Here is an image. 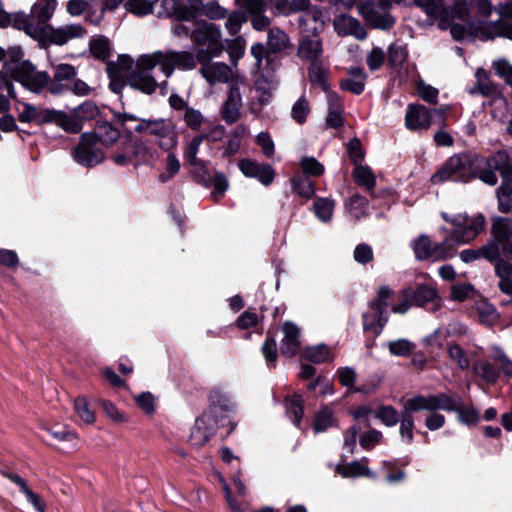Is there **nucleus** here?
<instances>
[{
	"label": "nucleus",
	"instance_id": "obj_1",
	"mask_svg": "<svg viewBox=\"0 0 512 512\" xmlns=\"http://www.w3.org/2000/svg\"><path fill=\"white\" fill-rule=\"evenodd\" d=\"M156 66H160L165 78H169L176 68L193 70L195 60L188 51L173 50L142 54L136 61L129 55H119L116 62L111 61L106 66L111 90L119 93L127 83L145 94L153 93L158 87L157 81L151 74Z\"/></svg>",
	"mask_w": 512,
	"mask_h": 512
},
{
	"label": "nucleus",
	"instance_id": "obj_2",
	"mask_svg": "<svg viewBox=\"0 0 512 512\" xmlns=\"http://www.w3.org/2000/svg\"><path fill=\"white\" fill-rule=\"evenodd\" d=\"M235 411L232 400L224 394L211 395L209 410L196 419L191 430L190 441L194 446H202L214 435L216 428L224 426L229 415Z\"/></svg>",
	"mask_w": 512,
	"mask_h": 512
},
{
	"label": "nucleus",
	"instance_id": "obj_3",
	"mask_svg": "<svg viewBox=\"0 0 512 512\" xmlns=\"http://www.w3.org/2000/svg\"><path fill=\"white\" fill-rule=\"evenodd\" d=\"M20 47H11L7 51L0 47V62L5 61L4 70L15 81L32 92H39L48 82L45 72H37L29 61L22 60Z\"/></svg>",
	"mask_w": 512,
	"mask_h": 512
},
{
	"label": "nucleus",
	"instance_id": "obj_4",
	"mask_svg": "<svg viewBox=\"0 0 512 512\" xmlns=\"http://www.w3.org/2000/svg\"><path fill=\"white\" fill-rule=\"evenodd\" d=\"M466 6L463 4V10L455 14V17L449 22L445 29H450L452 37L457 41H463L469 36H474L482 41L494 39L495 37H505L512 40V24L504 21L471 23L468 27L455 23L456 19L464 20L466 16Z\"/></svg>",
	"mask_w": 512,
	"mask_h": 512
},
{
	"label": "nucleus",
	"instance_id": "obj_5",
	"mask_svg": "<svg viewBox=\"0 0 512 512\" xmlns=\"http://www.w3.org/2000/svg\"><path fill=\"white\" fill-rule=\"evenodd\" d=\"M190 37L198 47L196 55L189 52L194 57L195 66H197V61L212 60L221 56L225 50L221 30L213 23L206 21L199 23L191 32Z\"/></svg>",
	"mask_w": 512,
	"mask_h": 512
},
{
	"label": "nucleus",
	"instance_id": "obj_6",
	"mask_svg": "<svg viewBox=\"0 0 512 512\" xmlns=\"http://www.w3.org/2000/svg\"><path fill=\"white\" fill-rule=\"evenodd\" d=\"M478 170L477 159L468 154L460 153L449 157L433 174L434 184L445 181L467 183L476 177Z\"/></svg>",
	"mask_w": 512,
	"mask_h": 512
},
{
	"label": "nucleus",
	"instance_id": "obj_7",
	"mask_svg": "<svg viewBox=\"0 0 512 512\" xmlns=\"http://www.w3.org/2000/svg\"><path fill=\"white\" fill-rule=\"evenodd\" d=\"M441 217L455 227L452 233L447 236L448 240H451L450 244L454 255L456 247L459 244H466L474 240L483 230L485 224V218L482 214L469 216L462 213L449 215L442 212Z\"/></svg>",
	"mask_w": 512,
	"mask_h": 512
},
{
	"label": "nucleus",
	"instance_id": "obj_8",
	"mask_svg": "<svg viewBox=\"0 0 512 512\" xmlns=\"http://www.w3.org/2000/svg\"><path fill=\"white\" fill-rule=\"evenodd\" d=\"M439 402L440 401L431 396V394H418L403 403V411L399 419V434L402 440L406 441L408 444L413 442L414 418L412 414L419 411L437 410V407H439L438 404H442V406L445 404L443 401L441 403ZM443 407L446 408V406Z\"/></svg>",
	"mask_w": 512,
	"mask_h": 512
},
{
	"label": "nucleus",
	"instance_id": "obj_9",
	"mask_svg": "<svg viewBox=\"0 0 512 512\" xmlns=\"http://www.w3.org/2000/svg\"><path fill=\"white\" fill-rule=\"evenodd\" d=\"M392 291L387 286L378 290L377 297L369 303L363 314V328L374 335H379L388 321L387 309L392 304Z\"/></svg>",
	"mask_w": 512,
	"mask_h": 512
},
{
	"label": "nucleus",
	"instance_id": "obj_10",
	"mask_svg": "<svg viewBox=\"0 0 512 512\" xmlns=\"http://www.w3.org/2000/svg\"><path fill=\"white\" fill-rule=\"evenodd\" d=\"M391 6L390 0H364L358 5V12L372 28L388 30L395 23L389 13Z\"/></svg>",
	"mask_w": 512,
	"mask_h": 512
},
{
	"label": "nucleus",
	"instance_id": "obj_11",
	"mask_svg": "<svg viewBox=\"0 0 512 512\" xmlns=\"http://www.w3.org/2000/svg\"><path fill=\"white\" fill-rule=\"evenodd\" d=\"M135 129L138 132L153 135L162 150L170 151L177 147L178 134L173 122L169 119L143 120Z\"/></svg>",
	"mask_w": 512,
	"mask_h": 512
},
{
	"label": "nucleus",
	"instance_id": "obj_12",
	"mask_svg": "<svg viewBox=\"0 0 512 512\" xmlns=\"http://www.w3.org/2000/svg\"><path fill=\"white\" fill-rule=\"evenodd\" d=\"M97 144L98 138L95 134L83 133L79 144L72 151L74 161L89 168L100 164L104 160V153Z\"/></svg>",
	"mask_w": 512,
	"mask_h": 512
},
{
	"label": "nucleus",
	"instance_id": "obj_13",
	"mask_svg": "<svg viewBox=\"0 0 512 512\" xmlns=\"http://www.w3.org/2000/svg\"><path fill=\"white\" fill-rule=\"evenodd\" d=\"M202 5V0H160L158 16L190 21L197 17Z\"/></svg>",
	"mask_w": 512,
	"mask_h": 512
},
{
	"label": "nucleus",
	"instance_id": "obj_14",
	"mask_svg": "<svg viewBox=\"0 0 512 512\" xmlns=\"http://www.w3.org/2000/svg\"><path fill=\"white\" fill-rule=\"evenodd\" d=\"M419 7L430 17L439 20V27L446 28L455 14L463 10L457 0H419Z\"/></svg>",
	"mask_w": 512,
	"mask_h": 512
},
{
	"label": "nucleus",
	"instance_id": "obj_15",
	"mask_svg": "<svg viewBox=\"0 0 512 512\" xmlns=\"http://www.w3.org/2000/svg\"><path fill=\"white\" fill-rule=\"evenodd\" d=\"M450 241L445 237L441 243H433L429 237L423 235L413 242L412 247L420 260H442L454 256Z\"/></svg>",
	"mask_w": 512,
	"mask_h": 512
},
{
	"label": "nucleus",
	"instance_id": "obj_16",
	"mask_svg": "<svg viewBox=\"0 0 512 512\" xmlns=\"http://www.w3.org/2000/svg\"><path fill=\"white\" fill-rule=\"evenodd\" d=\"M431 396L438 399L441 403L442 400L445 403L442 407V404H438L437 410H443L447 412H456L458 415V420L466 425L476 424L480 419L479 411L473 407L465 406L460 399L453 397L446 393L439 394H431Z\"/></svg>",
	"mask_w": 512,
	"mask_h": 512
},
{
	"label": "nucleus",
	"instance_id": "obj_17",
	"mask_svg": "<svg viewBox=\"0 0 512 512\" xmlns=\"http://www.w3.org/2000/svg\"><path fill=\"white\" fill-rule=\"evenodd\" d=\"M201 64L199 73L209 85L226 84L234 79L232 68L224 62L212 60L198 61Z\"/></svg>",
	"mask_w": 512,
	"mask_h": 512
},
{
	"label": "nucleus",
	"instance_id": "obj_18",
	"mask_svg": "<svg viewBox=\"0 0 512 512\" xmlns=\"http://www.w3.org/2000/svg\"><path fill=\"white\" fill-rule=\"evenodd\" d=\"M85 34L86 30L81 24H67L58 28L48 26L43 29L42 38L55 45H64L70 40L82 38Z\"/></svg>",
	"mask_w": 512,
	"mask_h": 512
},
{
	"label": "nucleus",
	"instance_id": "obj_19",
	"mask_svg": "<svg viewBox=\"0 0 512 512\" xmlns=\"http://www.w3.org/2000/svg\"><path fill=\"white\" fill-rule=\"evenodd\" d=\"M438 113L436 109L430 110L422 105L410 104L405 115V125L410 131L428 129L432 124V114Z\"/></svg>",
	"mask_w": 512,
	"mask_h": 512
},
{
	"label": "nucleus",
	"instance_id": "obj_20",
	"mask_svg": "<svg viewBox=\"0 0 512 512\" xmlns=\"http://www.w3.org/2000/svg\"><path fill=\"white\" fill-rule=\"evenodd\" d=\"M492 238L501 243L502 252L512 259V221L504 217H495L491 226Z\"/></svg>",
	"mask_w": 512,
	"mask_h": 512
},
{
	"label": "nucleus",
	"instance_id": "obj_21",
	"mask_svg": "<svg viewBox=\"0 0 512 512\" xmlns=\"http://www.w3.org/2000/svg\"><path fill=\"white\" fill-rule=\"evenodd\" d=\"M238 167L246 177L256 178L265 186L270 185L275 177V171L269 164L258 163L251 159L240 160Z\"/></svg>",
	"mask_w": 512,
	"mask_h": 512
},
{
	"label": "nucleus",
	"instance_id": "obj_22",
	"mask_svg": "<svg viewBox=\"0 0 512 512\" xmlns=\"http://www.w3.org/2000/svg\"><path fill=\"white\" fill-rule=\"evenodd\" d=\"M335 31L340 36H354L358 40H364L367 37V32L361 23L356 19L346 14L338 15L333 20Z\"/></svg>",
	"mask_w": 512,
	"mask_h": 512
},
{
	"label": "nucleus",
	"instance_id": "obj_23",
	"mask_svg": "<svg viewBox=\"0 0 512 512\" xmlns=\"http://www.w3.org/2000/svg\"><path fill=\"white\" fill-rule=\"evenodd\" d=\"M282 332L284 336L281 340V352L287 357H292L297 354L300 348L299 328L291 322H285Z\"/></svg>",
	"mask_w": 512,
	"mask_h": 512
},
{
	"label": "nucleus",
	"instance_id": "obj_24",
	"mask_svg": "<svg viewBox=\"0 0 512 512\" xmlns=\"http://www.w3.org/2000/svg\"><path fill=\"white\" fill-rule=\"evenodd\" d=\"M56 6V0H45L44 2L34 4L29 15L32 22L45 30L49 26L46 23L53 16Z\"/></svg>",
	"mask_w": 512,
	"mask_h": 512
},
{
	"label": "nucleus",
	"instance_id": "obj_25",
	"mask_svg": "<svg viewBox=\"0 0 512 512\" xmlns=\"http://www.w3.org/2000/svg\"><path fill=\"white\" fill-rule=\"evenodd\" d=\"M241 94L237 87L231 86L227 100L222 107V117L228 124L235 123L239 118Z\"/></svg>",
	"mask_w": 512,
	"mask_h": 512
},
{
	"label": "nucleus",
	"instance_id": "obj_26",
	"mask_svg": "<svg viewBox=\"0 0 512 512\" xmlns=\"http://www.w3.org/2000/svg\"><path fill=\"white\" fill-rule=\"evenodd\" d=\"M322 54L320 39L316 36H303L298 47V56L307 61L315 62Z\"/></svg>",
	"mask_w": 512,
	"mask_h": 512
},
{
	"label": "nucleus",
	"instance_id": "obj_27",
	"mask_svg": "<svg viewBox=\"0 0 512 512\" xmlns=\"http://www.w3.org/2000/svg\"><path fill=\"white\" fill-rule=\"evenodd\" d=\"M328 115L326 123L331 128H338L343 124V104L338 94L327 92Z\"/></svg>",
	"mask_w": 512,
	"mask_h": 512
},
{
	"label": "nucleus",
	"instance_id": "obj_28",
	"mask_svg": "<svg viewBox=\"0 0 512 512\" xmlns=\"http://www.w3.org/2000/svg\"><path fill=\"white\" fill-rule=\"evenodd\" d=\"M366 75L361 68L353 67L348 70V77L340 82V87L344 91L359 95L365 87Z\"/></svg>",
	"mask_w": 512,
	"mask_h": 512
},
{
	"label": "nucleus",
	"instance_id": "obj_29",
	"mask_svg": "<svg viewBox=\"0 0 512 512\" xmlns=\"http://www.w3.org/2000/svg\"><path fill=\"white\" fill-rule=\"evenodd\" d=\"M368 459L363 458L359 461H352L347 464H339L336 467L337 473H339L342 477H360L366 476L369 478H375V474L370 471L368 465Z\"/></svg>",
	"mask_w": 512,
	"mask_h": 512
},
{
	"label": "nucleus",
	"instance_id": "obj_30",
	"mask_svg": "<svg viewBox=\"0 0 512 512\" xmlns=\"http://www.w3.org/2000/svg\"><path fill=\"white\" fill-rule=\"evenodd\" d=\"M487 167L499 171L503 177L512 175V158L508 150H499L486 160Z\"/></svg>",
	"mask_w": 512,
	"mask_h": 512
},
{
	"label": "nucleus",
	"instance_id": "obj_31",
	"mask_svg": "<svg viewBox=\"0 0 512 512\" xmlns=\"http://www.w3.org/2000/svg\"><path fill=\"white\" fill-rule=\"evenodd\" d=\"M276 82L269 77L260 75L255 80L254 85V98L261 104H268L273 96V91L276 89Z\"/></svg>",
	"mask_w": 512,
	"mask_h": 512
},
{
	"label": "nucleus",
	"instance_id": "obj_32",
	"mask_svg": "<svg viewBox=\"0 0 512 512\" xmlns=\"http://www.w3.org/2000/svg\"><path fill=\"white\" fill-rule=\"evenodd\" d=\"M494 268L495 274L499 278V289L502 293L511 296L512 302V264L507 261H498Z\"/></svg>",
	"mask_w": 512,
	"mask_h": 512
},
{
	"label": "nucleus",
	"instance_id": "obj_33",
	"mask_svg": "<svg viewBox=\"0 0 512 512\" xmlns=\"http://www.w3.org/2000/svg\"><path fill=\"white\" fill-rule=\"evenodd\" d=\"M476 86L470 90L471 94L480 93L484 96H493L498 93L497 87L490 81L484 69H477L475 73Z\"/></svg>",
	"mask_w": 512,
	"mask_h": 512
},
{
	"label": "nucleus",
	"instance_id": "obj_34",
	"mask_svg": "<svg viewBox=\"0 0 512 512\" xmlns=\"http://www.w3.org/2000/svg\"><path fill=\"white\" fill-rule=\"evenodd\" d=\"M54 124L71 134L80 132L83 127V124L80 123L73 110L70 114L58 111Z\"/></svg>",
	"mask_w": 512,
	"mask_h": 512
},
{
	"label": "nucleus",
	"instance_id": "obj_35",
	"mask_svg": "<svg viewBox=\"0 0 512 512\" xmlns=\"http://www.w3.org/2000/svg\"><path fill=\"white\" fill-rule=\"evenodd\" d=\"M13 26L17 29L24 30L26 34L34 39H41L43 36V29L32 22L30 16L25 14H17L13 19Z\"/></svg>",
	"mask_w": 512,
	"mask_h": 512
},
{
	"label": "nucleus",
	"instance_id": "obj_36",
	"mask_svg": "<svg viewBox=\"0 0 512 512\" xmlns=\"http://www.w3.org/2000/svg\"><path fill=\"white\" fill-rule=\"evenodd\" d=\"M353 178L355 182L363 186L366 190L371 191L375 187L376 179L373 171L366 165H357L353 170Z\"/></svg>",
	"mask_w": 512,
	"mask_h": 512
},
{
	"label": "nucleus",
	"instance_id": "obj_37",
	"mask_svg": "<svg viewBox=\"0 0 512 512\" xmlns=\"http://www.w3.org/2000/svg\"><path fill=\"white\" fill-rule=\"evenodd\" d=\"M308 75L310 81L321 87L323 91L326 93L329 92V83H328V72L327 70L322 66L320 62H312L308 69Z\"/></svg>",
	"mask_w": 512,
	"mask_h": 512
},
{
	"label": "nucleus",
	"instance_id": "obj_38",
	"mask_svg": "<svg viewBox=\"0 0 512 512\" xmlns=\"http://www.w3.org/2000/svg\"><path fill=\"white\" fill-rule=\"evenodd\" d=\"M288 44L289 37L284 31L278 28H273L269 30L267 37V46L271 52L276 53L283 51L284 49L287 48Z\"/></svg>",
	"mask_w": 512,
	"mask_h": 512
},
{
	"label": "nucleus",
	"instance_id": "obj_39",
	"mask_svg": "<svg viewBox=\"0 0 512 512\" xmlns=\"http://www.w3.org/2000/svg\"><path fill=\"white\" fill-rule=\"evenodd\" d=\"M285 407L287 414L296 426L300 425L303 416V399L300 395L295 394L285 399Z\"/></svg>",
	"mask_w": 512,
	"mask_h": 512
},
{
	"label": "nucleus",
	"instance_id": "obj_40",
	"mask_svg": "<svg viewBox=\"0 0 512 512\" xmlns=\"http://www.w3.org/2000/svg\"><path fill=\"white\" fill-rule=\"evenodd\" d=\"M180 168L181 164L177 155L174 153L173 150L168 151L165 161V168L159 174L158 180L161 183H166L170 181L180 171Z\"/></svg>",
	"mask_w": 512,
	"mask_h": 512
},
{
	"label": "nucleus",
	"instance_id": "obj_41",
	"mask_svg": "<svg viewBox=\"0 0 512 512\" xmlns=\"http://www.w3.org/2000/svg\"><path fill=\"white\" fill-rule=\"evenodd\" d=\"M346 207L349 214L354 219L359 220L367 215L368 202L365 197L359 194H354L349 198L346 203Z\"/></svg>",
	"mask_w": 512,
	"mask_h": 512
},
{
	"label": "nucleus",
	"instance_id": "obj_42",
	"mask_svg": "<svg viewBox=\"0 0 512 512\" xmlns=\"http://www.w3.org/2000/svg\"><path fill=\"white\" fill-rule=\"evenodd\" d=\"M410 296L414 305L422 307L428 302L434 300L436 297V291L433 287L422 285L418 286L416 289L411 288Z\"/></svg>",
	"mask_w": 512,
	"mask_h": 512
},
{
	"label": "nucleus",
	"instance_id": "obj_43",
	"mask_svg": "<svg viewBox=\"0 0 512 512\" xmlns=\"http://www.w3.org/2000/svg\"><path fill=\"white\" fill-rule=\"evenodd\" d=\"M334 201L329 198H319L314 202V212L316 217L322 222H328L332 219L334 211Z\"/></svg>",
	"mask_w": 512,
	"mask_h": 512
},
{
	"label": "nucleus",
	"instance_id": "obj_44",
	"mask_svg": "<svg viewBox=\"0 0 512 512\" xmlns=\"http://www.w3.org/2000/svg\"><path fill=\"white\" fill-rule=\"evenodd\" d=\"M335 423L336 419L334 417L333 411L328 407H324L316 414L313 427L315 432L319 433L334 426Z\"/></svg>",
	"mask_w": 512,
	"mask_h": 512
},
{
	"label": "nucleus",
	"instance_id": "obj_45",
	"mask_svg": "<svg viewBox=\"0 0 512 512\" xmlns=\"http://www.w3.org/2000/svg\"><path fill=\"white\" fill-rule=\"evenodd\" d=\"M330 349L325 344L307 347L303 351V357L313 363H322L329 358Z\"/></svg>",
	"mask_w": 512,
	"mask_h": 512
},
{
	"label": "nucleus",
	"instance_id": "obj_46",
	"mask_svg": "<svg viewBox=\"0 0 512 512\" xmlns=\"http://www.w3.org/2000/svg\"><path fill=\"white\" fill-rule=\"evenodd\" d=\"M74 411L77 417L85 424H93L96 420L95 413L89 408L85 397L75 399Z\"/></svg>",
	"mask_w": 512,
	"mask_h": 512
},
{
	"label": "nucleus",
	"instance_id": "obj_47",
	"mask_svg": "<svg viewBox=\"0 0 512 512\" xmlns=\"http://www.w3.org/2000/svg\"><path fill=\"white\" fill-rule=\"evenodd\" d=\"M293 190L301 197L309 199L314 195L315 189L313 182L302 176H294L291 179Z\"/></svg>",
	"mask_w": 512,
	"mask_h": 512
},
{
	"label": "nucleus",
	"instance_id": "obj_48",
	"mask_svg": "<svg viewBox=\"0 0 512 512\" xmlns=\"http://www.w3.org/2000/svg\"><path fill=\"white\" fill-rule=\"evenodd\" d=\"M203 142V136H194L186 145L183 155L184 159L192 166L200 165L201 161L197 158L200 146Z\"/></svg>",
	"mask_w": 512,
	"mask_h": 512
},
{
	"label": "nucleus",
	"instance_id": "obj_49",
	"mask_svg": "<svg viewBox=\"0 0 512 512\" xmlns=\"http://www.w3.org/2000/svg\"><path fill=\"white\" fill-rule=\"evenodd\" d=\"M45 430L59 442H70L73 447L78 444L77 433L66 427H45Z\"/></svg>",
	"mask_w": 512,
	"mask_h": 512
},
{
	"label": "nucleus",
	"instance_id": "obj_50",
	"mask_svg": "<svg viewBox=\"0 0 512 512\" xmlns=\"http://www.w3.org/2000/svg\"><path fill=\"white\" fill-rule=\"evenodd\" d=\"M154 1L152 0H126L125 8L136 16H146L153 11Z\"/></svg>",
	"mask_w": 512,
	"mask_h": 512
},
{
	"label": "nucleus",
	"instance_id": "obj_51",
	"mask_svg": "<svg viewBox=\"0 0 512 512\" xmlns=\"http://www.w3.org/2000/svg\"><path fill=\"white\" fill-rule=\"evenodd\" d=\"M375 416L379 419L384 425L388 427L395 426L401 417V414L397 412V410L392 406H380L376 410Z\"/></svg>",
	"mask_w": 512,
	"mask_h": 512
},
{
	"label": "nucleus",
	"instance_id": "obj_52",
	"mask_svg": "<svg viewBox=\"0 0 512 512\" xmlns=\"http://www.w3.org/2000/svg\"><path fill=\"white\" fill-rule=\"evenodd\" d=\"M416 348L415 344L407 339L401 338L388 343L389 352L398 357H406L410 355Z\"/></svg>",
	"mask_w": 512,
	"mask_h": 512
},
{
	"label": "nucleus",
	"instance_id": "obj_53",
	"mask_svg": "<svg viewBox=\"0 0 512 512\" xmlns=\"http://www.w3.org/2000/svg\"><path fill=\"white\" fill-rule=\"evenodd\" d=\"M408 56L406 47L399 43H393L388 49V61L391 66L399 67L402 66Z\"/></svg>",
	"mask_w": 512,
	"mask_h": 512
},
{
	"label": "nucleus",
	"instance_id": "obj_54",
	"mask_svg": "<svg viewBox=\"0 0 512 512\" xmlns=\"http://www.w3.org/2000/svg\"><path fill=\"white\" fill-rule=\"evenodd\" d=\"M474 371L488 383L496 382L499 376L497 369L487 361H477L474 364Z\"/></svg>",
	"mask_w": 512,
	"mask_h": 512
},
{
	"label": "nucleus",
	"instance_id": "obj_55",
	"mask_svg": "<svg viewBox=\"0 0 512 512\" xmlns=\"http://www.w3.org/2000/svg\"><path fill=\"white\" fill-rule=\"evenodd\" d=\"M227 52L230 57L231 63L236 66L237 62L245 53V41L242 37H236L232 40H226Z\"/></svg>",
	"mask_w": 512,
	"mask_h": 512
},
{
	"label": "nucleus",
	"instance_id": "obj_56",
	"mask_svg": "<svg viewBox=\"0 0 512 512\" xmlns=\"http://www.w3.org/2000/svg\"><path fill=\"white\" fill-rule=\"evenodd\" d=\"M502 250L501 243L492 238L487 244L480 247L481 258L489 262L504 261L500 259V251Z\"/></svg>",
	"mask_w": 512,
	"mask_h": 512
},
{
	"label": "nucleus",
	"instance_id": "obj_57",
	"mask_svg": "<svg viewBox=\"0 0 512 512\" xmlns=\"http://www.w3.org/2000/svg\"><path fill=\"white\" fill-rule=\"evenodd\" d=\"M76 117L80 120V123L83 124V121L91 120L95 118L98 113L97 105L92 101H85L81 105L77 106L73 109Z\"/></svg>",
	"mask_w": 512,
	"mask_h": 512
},
{
	"label": "nucleus",
	"instance_id": "obj_58",
	"mask_svg": "<svg viewBox=\"0 0 512 512\" xmlns=\"http://www.w3.org/2000/svg\"><path fill=\"white\" fill-rule=\"evenodd\" d=\"M91 53L99 58L106 59L110 54V42L105 37H96L90 41Z\"/></svg>",
	"mask_w": 512,
	"mask_h": 512
},
{
	"label": "nucleus",
	"instance_id": "obj_59",
	"mask_svg": "<svg viewBox=\"0 0 512 512\" xmlns=\"http://www.w3.org/2000/svg\"><path fill=\"white\" fill-rule=\"evenodd\" d=\"M183 120L191 130L198 131L204 123L205 118L199 110L189 107L186 108L183 114Z\"/></svg>",
	"mask_w": 512,
	"mask_h": 512
},
{
	"label": "nucleus",
	"instance_id": "obj_60",
	"mask_svg": "<svg viewBox=\"0 0 512 512\" xmlns=\"http://www.w3.org/2000/svg\"><path fill=\"white\" fill-rule=\"evenodd\" d=\"M300 167L304 174L309 176H320L324 173V166L314 157H303L300 160Z\"/></svg>",
	"mask_w": 512,
	"mask_h": 512
},
{
	"label": "nucleus",
	"instance_id": "obj_61",
	"mask_svg": "<svg viewBox=\"0 0 512 512\" xmlns=\"http://www.w3.org/2000/svg\"><path fill=\"white\" fill-rule=\"evenodd\" d=\"M309 20H312L316 24L323 26L328 20V14L325 10L319 7H313L306 14L299 18V26L302 27L306 25Z\"/></svg>",
	"mask_w": 512,
	"mask_h": 512
},
{
	"label": "nucleus",
	"instance_id": "obj_62",
	"mask_svg": "<svg viewBox=\"0 0 512 512\" xmlns=\"http://www.w3.org/2000/svg\"><path fill=\"white\" fill-rule=\"evenodd\" d=\"M447 352L449 358L453 360L460 369L465 370L469 367V358L459 345H450Z\"/></svg>",
	"mask_w": 512,
	"mask_h": 512
},
{
	"label": "nucleus",
	"instance_id": "obj_63",
	"mask_svg": "<svg viewBox=\"0 0 512 512\" xmlns=\"http://www.w3.org/2000/svg\"><path fill=\"white\" fill-rule=\"evenodd\" d=\"M134 157L142 163H149L154 159L155 150L143 141H136L133 150Z\"/></svg>",
	"mask_w": 512,
	"mask_h": 512
},
{
	"label": "nucleus",
	"instance_id": "obj_64",
	"mask_svg": "<svg viewBox=\"0 0 512 512\" xmlns=\"http://www.w3.org/2000/svg\"><path fill=\"white\" fill-rule=\"evenodd\" d=\"M246 16L242 12L234 11L227 17L225 28L230 35H236L244 22H246Z\"/></svg>",
	"mask_w": 512,
	"mask_h": 512
}]
</instances>
